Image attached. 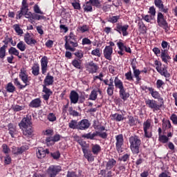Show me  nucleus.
Masks as SVG:
<instances>
[{"instance_id":"obj_1","label":"nucleus","mask_w":177,"mask_h":177,"mask_svg":"<svg viewBox=\"0 0 177 177\" xmlns=\"http://www.w3.org/2000/svg\"><path fill=\"white\" fill-rule=\"evenodd\" d=\"M149 91L153 99H157L158 102H160V104H157V101L154 100L145 99L146 106H147L149 109H151L153 112L161 110V107L164 106V98L161 97L158 91H155L153 88H149Z\"/></svg>"},{"instance_id":"obj_2","label":"nucleus","mask_w":177,"mask_h":177,"mask_svg":"<svg viewBox=\"0 0 177 177\" xmlns=\"http://www.w3.org/2000/svg\"><path fill=\"white\" fill-rule=\"evenodd\" d=\"M19 77L22 82L25 84V85L21 84V83H20V82L19 81L18 78H15L14 80V84L15 86H17L18 89H24L26 86H28V85H30V81H31V77L28 76V73L27 72L26 68L23 67L20 69Z\"/></svg>"},{"instance_id":"obj_3","label":"nucleus","mask_w":177,"mask_h":177,"mask_svg":"<svg viewBox=\"0 0 177 177\" xmlns=\"http://www.w3.org/2000/svg\"><path fill=\"white\" fill-rule=\"evenodd\" d=\"M28 0H22L21 6L20 10L17 12L16 19L17 20H20L23 16H25L26 19H30L32 20V16L34 13L29 11L28 8Z\"/></svg>"},{"instance_id":"obj_4","label":"nucleus","mask_w":177,"mask_h":177,"mask_svg":"<svg viewBox=\"0 0 177 177\" xmlns=\"http://www.w3.org/2000/svg\"><path fill=\"white\" fill-rule=\"evenodd\" d=\"M129 142L130 143V149L132 154L138 156V154L140 153V146L142 145L140 138L138 136H131L129 138Z\"/></svg>"},{"instance_id":"obj_5","label":"nucleus","mask_w":177,"mask_h":177,"mask_svg":"<svg viewBox=\"0 0 177 177\" xmlns=\"http://www.w3.org/2000/svg\"><path fill=\"white\" fill-rule=\"evenodd\" d=\"M156 21L158 23V26L161 28H163L165 32H168L169 31V24H168V21H167V19L162 12H158Z\"/></svg>"},{"instance_id":"obj_6","label":"nucleus","mask_w":177,"mask_h":177,"mask_svg":"<svg viewBox=\"0 0 177 177\" xmlns=\"http://www.w3.org/2000/svg\"><path fill=\"white\" fill-rule=\"evenodd\" d=\"M62 172V167L59 165H50L46 170L48 177H56Z\"/></svg>"},{"instance_id":"obj_7","label":"nucleus","mask_w":177,"mask_h":177,"mask_svg":"<svg viewBox=\"0 0 177 177\" xmlns=\"http://www.w3.org/2000/svg\"><path fill=\"white\" fill-rule=\"evenodd\" d=\"M115 148L118 153H122L124 151V136L119 134L115 136Z\"/></svg>"},{"instance_id":"obj_8","label":"nucleus","mask_w":177,"mask_h":177,"mask_svg":"<svg viewBox=\"0 0 177 177\" xmlns=\"http://www.w3.org/2000/svg\"><path fill=\"white\" fill-rule=\"evenodd\" d=\"M128 28H129V25L125 24L122 26V24L118 23L114 28V31H116L118 34H122L123 37H127L129 35Z\"/></svg>"},{"instance_id":"obj_9","label":"nucleus","mask_w":177,"mask_h":177,"mask_svg":"<svg viewBox=\"0 0 177 177\" xmlns=\"http://www.w3.org/2000/svg\"><path fill=\"white\" fill-rule=\"evenodd\" d=\"M62 138V136L60 134H55L53 137L49 136L46 138V145L49 147L50 146H53L56 142H59Z\"/></svg>"},{"instance_id":"obj_10","label":"nucleus","mask_w":177,"mask_h":177,"mask_svg":"<svg viewBox=\"0 0 177 177\" xmlns=\"http://www.w3.org/2000/svg\"><path fill=\"white\" fill-rule=\"evenodd\" d=\"M117 46L119 49V50L118 51V53L120 56H124V50H125L127 53H132V50H131V48L127 47V46H124V43H122V41H118L117 43Z\"/></svg>"},{"instance_id":"obj_11","label":"nucleus","mask_w":177,"mask_h":177,"mask_svg":"<svg viewBox=\"0 0 177 177\" xmlns=\"http://www.w3.org/2000/svg\"><path fill=\"white\" fill-rule=\"evenodd\" d=\"M156 70L160 75L165 77V78H169L171 77V74L168 73V66L165 64L162 66H156Z\"/></svg>"},{"instance_id":"obj_12","label":"nucleus","mask_w":177,"mask_h":177,"mask_svg":"<svg viewBox=\"0 0 177 177\" xmlns=\"http://www.w3.org/2000/svg\"><path fill=\"white\" fill-rule=\"evenodd\" d=\"M32 126V122H31V117L24 118L20 123H19V127L20 129H24L25 128H28V127Z\"/></svg>"},{"instance_id":"obj_13","label":"nucleus","mask_w":177,"mask_h":177,"mask_svg":"<svg viewBox=\"0 0 177 177\" xmlns=\"http://www.w3.org/2000/svg\"><path fill=\"white\" fill-rule=\"evenodd\" d=\"M83 154L84 158L87 160L88 162H93L95 161V156H93V153L89 149H83Z\"/></svg>"},{"instance_id":"obj_14","label":"nucleus","mask_w":177,"mask_h":177,"mask_svg":"<svg viewBox=\"0 0 177 177\" xmlns=\"http://www.w3.org/2000/svg\"><path fill=\"white\" fill-rule=\"evenodd\" d=\"M78 46V41H65L64 48L66 50H70L71 52H75V48Z\"/></svg>"},{"instance_id":"obj_15","label":"nucleus","mask_w":177,"mask_h":177,"mask_svg":"<svg viewBox=\"0 0 177 177\" xmlns=\"http://www.w3.org/2000/svg\"><path fill=\"white\" fill-rule=\"evenodd\" d=\"M26 44L30 46H34L37 44V40L31 37V34L26 32L24 35V39Z\"/></svg>"},{"instance_id":"obj_16","label":"nucleus","mask_w":177,"mask_h":177,"mask_svg":"<svg viewBox=\"0 0 177 177\" xmlns=\"http://www.w3.org/2000/svg\"><path fill=\"white\" fill-rule=\"evenodd\" d=\"M41 74L46 75V71H48V64L49 63V61L48 60V57L44 56L41 60Z\"/></svg>"},{"instance_id":"obj_17","label":"nucleus","mask_w":177,"mask_h":177,"mask_svg":"<svg viewBox=\"0 0 177 177\" xmlns=\"http://www.w3.org/2000/svg\"><path fill=\"white\" fill-rule=\"evenodd\" d=\"M42 92L44 93V95H43V99L45 102H48V100H49V97L53 95V92L50 88H48V86H42Z\"/></svg>"},{"instance_id":"obj_18","label":"nucleus","mask_w":177,"mask_h":177,"mask_svg":"<svg viewBox=\"0 0 177 177\" xmlns=\"http://www.w3.org/2000/svg\"><path fill=\"white\" fill-rule=\"evenodd\" d=\"M26 150H28V146L23 145L21 147H12V153L15 156H20L26 151Z\"/></svg>"},{"instance_id":"obj_19","label":"nucleus","mask_w":177,"mask_h":177,"mask_svg":"<svg viewBox=\"0 0 177 177\" xmlns=\"http://www.w3.org/2000/svg\"><path fill=\"white\" fill-rule=\"evenodd\" d=\"M69 99L71 104H77V103H78V100H80V95L77 91L73 90L70 93Z\"/></svg>"},{"instance_id":"obj_20","label":"nucleus","mask_w":177,"mask_h":177,"mask_svg":"<svg viewBox=\"0 0 177 177\" xmlns=\"http://www.w3.org/2000/svg\"><path fill=\"white\" fill-rule=\"evenodd\" d=\"M54 82H55V77L50 75V73H48L47 75L44 78V84H42V86H50L51 85H53Z\"/></svg>"},{"instance_id":"obj_21","label":"nucleus","mask_w":177,"mask_h":177,"mask_svg":"<svg viewBox=\"0 0 177 177\" xmlns=\"http://www.w3.org/2000/svg\"><path fill=\"white\" fill-rule=\"evenodd\" d=\"M91 127L88 119H83L79 122V131H86Z\"/></svg>"},{"instance_id":"obj_22","label":"nucleus","mask_w":177,"mask_h":177,"mask_svg":"<svg viewBox=\"0 0 177 177\" xmlns=\"http://www.w3.org/2000/svg\"><path fill=\"white\" fill-rule=\"evenodd\" d=\"M160 59L163 63L168 64L169 60H171V57L169 56L168 53V50H161Z\"/></svg>"},{"instance_id":"obj_23","label":"nucleus","mask_w":177,"mask_h":177,"mask_svg":"<svg viewBox=\"0 0 177 177\" xmlns=\"http://www.w3.org/2000/svg\"><path fill=\"white\" fill-rule=\"evenodd\" d=\"M104 57L106 60H112V55H113V47L111 46H105V48L103 50Z\"/></svg>"},{"instance_id":"obj_24","label":"nucleus","mask_w":177,"mask_h":177,"mask_svg":"<svg viewBox=\"0 0 177 177\" xmlns=\"http://www.w3.org/2000/svg\"><path fill=\"white\" fill-rule=\"evenodd\" d=\"M22 133L24 136L26 138H30L32 136V134L34 133V128L32 126H28V127H25V129H22Z\"/></svg>"},{"instance_id":"obj_25","label":"nucleus","mask_w":177,"mask_h":177,"mask_svg":"<svg viewBox=\"0 0 177 177\" xmlns=\"http://www.w3.org/2000/svg\"><path fill=\"white\" fill-rule=\"evenodd\" d=\"M41 104H42V100L41 98H35L32 100L29 103V107H31L32 109H38V107H41Z\"/></svg>"},{"instance_id":"obj_26","label":"nucleus","mask_w":177,"mask_h":177,"mask_svg":"<svg viewBox=\"0 0 177 177\" xmlns=\"http://www.w3.org/2000/svg\"><path fill=\"white\" fill-rule=\"evenodd\" d=\"M88 66L89 73H91V74H95V73H97V70H99V65L93 62V61H91L88 63Z\"/></svg>"},{"instance_id":"obj_27","label":"nucleus","mask_w":177,"mask_h":177,"mask_svg":"<svg viewBox=\"0 0 177 177\" xmlns=\"http://www.w3.org/2000/svg\"><path fill=\"white\" fill-rule=\"evenodd\" d=\"M50 151L48 149H44V148H40L38 149V151L36 153L37 158L42 160L46 157V154H49Z\"/></svg>"},{"instance_id":"obj_28","label":"nucleus","mask_w":177,"mask_h":177,"mask_svg":"<svg viewBox=\"0 0 177 177\" xmlns=\"http://www.w3.org/2000/svg\"><path fill=\"white\" fill-rule=\"evenodd\" d=\"M8 133L10 135L11 138H15V135H17V129L16 126L13 125L12 123H9L8 124Z\"/></svg>"},{"instance_id":"obj_29","label":"nucleus","mask_w":177,"mask_h":177,"mask_svg":"<svg viewBox=\"0 0 177 177\" xmlns=\"http://www.w3.org/2000/svg\"><path fill=\"white\" fill-rule=\"evenodd\" d=\"M119 96L124 102L128 100L129 97V93L127 92V88H124L119 90Z\"/></svg>"},{"instance_id":"obj_30","label":"nucleus","mask_w":177,"mask_h":177,"mask_svg":"<svg viewBox=\"0 0 177 177\" xmlns=\"http://www.w3.org/2000/svg\"><path fill=\"white\" fill-rule=\"evenodd\" d=\"M114 86L116 89H119V91L125 88L124 86V82H122V80L118 78V77H115L114 79Z\"/></svg>"},{"instance_id":"obj_31","label":"nucleus","mask_w":177,"mask_h":177,"mask_svg":"<svg viewBox=\"0 0 177 177\" xmlns=\"http://www.w3.org/2000/svg\"><path fill=\"white\" fill-rule=\"evenodd\" d=\"M116 165L117 160L114 158H109L105 165L106 171H110V169H113V167H115Z\"/></svg>"},{"instance_id":"obj_32","label":"nucleus","mask_w":177,"mask_h":177,"mask_svg":"<svg viewBox=\"0 0 177 177\" xmlns=\"http://www.w3.org/2000/svg\"><path fill=\"white\" fill-rule=\"evenodd\" d=\"M91 151L94 156H97V154L102 151V147H100L99 144H92Z\"/></svg>"},{"instance_id":"obj_33","label":"nucleus","mask_w":177,"mask_h":177,"mask_svg":"<svg viewBox=\"0 0 177 177\" xmlns=\"http://www.w3.org/2000/svg\"><path fill=\"white\" fill-rule=\"evenodd\" d=\"M97 92L100 94L102 93L100 89H93L89 95L88 100H96V99H97Z\"/></svg>"},{"instance_id":"obj_34","label":"nucleus","mask_w":177,"mask_h":177,"mask_svg":"<svg viewBox=\"0 0 177 177\" xmlns=\"http://www.w3.org/2000/svg\"><path fill=\"white\" fill-rule=\"evenodd\" d=\"M172 128V124H171V121L169 120H162V129L163 131H167V129L171 130Z\"/></svg>"},{"instance_id":"obj_35","label":"nucleus","mask_w":177,"mask_h":177,"mask_svg":"<svg viewBox=\"0 0 177 177\" xmlns=\"http://www.w3.org/2000/svg\"><path fill=\"white\" fill-rule=\"evenodd\" d=\"M32 74L35 77H38V75L39 74V64L38 63L33 64L32 66Z\"/></svg>"},{"instance_id":"obj_36","label":"nucleus","mask_w":177,"mask_h":177,"mask_svg":"<svg viewBox=\"0 0 177 177\" xmlns=\"http://www.w3.org/2000/svg\"><path fill=\"white\" fill-rule=\"evenodd\" d=\"M96 136H97V131L93 133L90 132L88 133L83 134L82 136V138H84V139H89L90 140H95V138H96Z\"/></svg>"},{"instance_id":"obj_37","label":"nucleus","mask_w":177,"mask_h":177,"mask_svg":"<svg viewBox=\"0 0 177 177\" xmlns=\"http://www.w3.org/2000/svg\"><path fill=\"white\" fill-rule=\"evenodd\" d=\"M71 129H77L79 131V122L77 120H72L68 123Z\"/></svg>"},{"instance_id":"obj_38","label":"nucleus","mask_w":177,"mask_h":177,"mask_svg":"<svg viewBox=\"0 0 177 177\" xmlns=\"http://www.w3.org/2000/svg\"><path fill=\"white\" fill-rule=\"evenodd\" d=\"M6 90L8 93H13L16 91V87L13 85V83L9 82L6 86Z\"/></svg>"},{"instance_id":"obj_39","label":"nucleus","mask_w":177,"mask_h":177,"mask_svg":"<svg viewBox=\"0 0 177 177\" xmlns=\"http://www.w3.org/2000/svg\"><path fill=\"white\" fill-rule=\"evenodd\" d=\"M133 75L134 77L136 80V82L137 84H139V82H140V81L142 80V77H140V71L138 68L136 69H133Z\"/></svg>"},{"instance_id":"obj_40","label":"nucleus","mask_w":177,"mask_h":177,"mask_svg":"<svg viewBox=\"0 0 177 177\" xmlns=\"http://www.w3.org/2000/svg\"><path fill=\"white\" fill-rule=\"evenodd\" d=\"M77 39V35L73 32H71L68 36H65V41H78Z\"/></svg>"},{"instance_id":"obj_41","label":"nucleus","mask_w":177,"mask_h":177,"mask_svg":"<svg viewBox=\"0 0 177 177\" xmlns=\"http://www.w3.org/2000/svg\"><path fill=\"white\" fill-rule=\"evenodd\" d=\"M114 121H116V122H120L121 121H124L125 120V118L119 113H114L111 115Z\"/></svg>"},{"instance_id":"obj_42","label":"nucleus","mask_w":177,"mask_h":177,"mask_svg":"<svg viewBox=\"0 0 177 177\" xmlns=\"http://www.w3.org/2000/svg\"><path fill=\"white\" fill-rule=\"evenodd\" d=\"M66 113H67V115H72V117H78L80 115V113L74 110L73 109V106H70L68 109V112Z\"/></svg>"},{"instance_id":"obj_43","label":"nucleus","mask_w":177,"mask_h":177,"mask_svg":"<svg viewBox=\"0 0 177 177\" xmlns=\"http://www.w3.org/2000/svg\"><path fill=\"white\" fill-rule=\"evenodd\" d=\"M72 66L75 67V68H77V70L82 69V65L81 61H78V59H75L71 62Z\"/></svg>"},{"instance_id":"obj_44","label":"nucleus","mask_w":177,"mask_h":177,"mask_svg":"<svg viewBox=\"0 0 177 177\" xmlns=\"http://www.w3.org/2000/svg\"><path fill=\"white\" fill-rule=\"evenodd\" d=\"M17 48L19 49L21 52H24L27 49V45L24 41H20L17 44Z\"/></svg>"},{"instance_id":"obj_45","label":"nucleus","mask_w":177,"mask_h":177,"mask_svg":"<svg viewBox=\"0 0 177 177\" xmlns=\"http://www.w3.org/2000/svg\"><path fill=\"white\" fill-rule=\"evenodd\" d=\"M121 18V15H116L109 17L108 18L109 23H112V24H115V23L118 22V20Z\"/></svg>"},{"instance_id":"obj_46","label":"nucleus","mask_w":177,"mask_h":177,"mask_svg":"<svg viewBox=\"0 0 177 177\" xmlns=\"http://www.w3.org/2000/svg\"><path fill=\"white\" fill-rule=\"evenodd\" d=\"M127 118L129 120L127 124H129L130 127H135V125H136V118H133L132 115H129Z\"/></svg>"},{"instance_id":"obj_47","label":"nucleus","mask_w":177,"mask_h":177,"mask_svg":"<svg viewBox=\"0 0 177 177\" xmlns=\"http://www.w3.org/2000/svg\"><path fill=\"white\" fill-rule=\"evenodd\" d=\"M8 54L11 56H19V50L16 49L15 47H10L8 49Z\"/></svg>"},{"instance_id":"obj_48","label":"nucleus","mask_w":177,"mask_h":177,"mask_svg":"<svg viewBox=\"0 0 177 177\" xmlns=\"http://www.w3.org/2000/svg\"><path fill=\"white\" fill-rule=\"evenodd\" d=\"M151 127V122L150 120H147L143 123V131H149L150 130V128Z\"/></svg>"},{"instance_id":"obj_49","label":"nucleus","mask_w":177,"mask_h":177,"mask_svg":"<svg viewBox=\"0 0 177 177\" xmlns=\"http://www.w3.org/2000/svg\"><path fill=\"white\" fill-rule=\"evenodd\" d=\"M87 3H90L92 6L95 8H100L101 3L100 0H89Z\"/></svg>"},{"instance_id":"obj_50","label":"nucleus","mask_w":177,"mask_h":177,"mask_svg":"<svg viewBox=\"0 0 177 177\" xmlns=\"http://www.w3.org/2000/svg\"><path fill=\"white\" fill-rule=\"evenodd\" d=\"M12 27L18 35H23V29L20 28V25L15 24Z\"/></svg>"},{"instance_id":"obj_51","label":"nucleus","mask_w":177,"mask_h":177,"mask_svg":"<svg viewBox=\"0 0 177 177\" xmlns=\"http://www.w3.org/2000/svg\"><path fill=\"white\" fill-rule=\"evenodd\" d=\"M84 12H93V8H92V4L88 3V1L86 2V4L83 5Z\"/></svg>"},{"instance_id":"obj_52","label":"nucleus","mask_w":177,"mask_h":177,"mask_svg":"<svg viewBox=\"0 0 177 177\" xmlns=\"http://www.w3.org/2000/svg\"><path fill=\"white\" fill-rule=\"evenodd\" d=\"M46 20V17L44 15H39L37 13H33L32 20Z\"/></svg>"},{"instance_id":"obj_53","label":"nucleus","mask_w":177,"mask_h":177,"mask_svg":"<svg viewBox=\"0 0 177 177\" xmlns=\"http://www.w3.org/2000/svg\"><path fill=\"white\" fill-rule=\"evenodd\" d=\"M13 111H15V113H17L19 111H21V110H24V109H26V106L24 105H15L12 107Z\"/></svg>"},{"instance_id":"obj_54","label":"nucleus","mask_w":177,"mask_h":177,"mask_svg":"<svg viewBox=\"0 0 177 177\" xmlns=\"http://www.w3.org/2000/svg\"><path fill=\"white\" fill-rule=\"evenodd\" d=\"M6 57V48L3 47L0 48V60H3Z\"/></svg>"},{"instance_id":"obj_55","label":"nucleus","mask_w":177,"mask_h":177,"mask_svg":"<svg viewBox=\"0 0 177 177\" xmlns=\"http://www.w3.org/2000/svg\"><path fill=\"white\" fill-rule=\"evenodd\" d=\"M130 157L131 154L125 153L122 157L119 158V161H123V162H127V161H129Z\"/></svg>"},{"instance_id":"obj_56","label":"nucleus","mask_w":177,"mask_h":177,"mask_svg":"<svg viewBox=\"0 0 177 177\" xmlns=\"http://www.w3.org/2000/svg\"><path fill=\"white\" fill-rule=\"evenodd\" d=\"M91 55L93 56H97V57H100L102 56V53H100V48H97L91 51Z\"/></svg>"},{"instance_id":"obj_57","label":"nucleus","mask_w":177,"mask_h":177,"mask_svg":"<svg viewBox=\"0 0 177 177\" xmlns=\"http://www.w3.org/2000/svg\"><path fill=\"white\" fill-rule=\"evenodd\" d=\"M103 82L104 85H107L108 86H114V79L113 77H111L109 79V80H103Z\"/></svg>"},{"instance_id":"obj_58","label":"nucleus","mask_w":177,"mask_h":177,"mask_svg":"<svg viewBox=\"0 0 177 177\" xmlns=\"http://www.w3.org/2000/svg\"><path fill=\"white\" fill-rule=\"evenodd\" d=\"M158 140L160 142V143H168L169 138H168L167 136L162 135L159 136Z\"/></svg>"},{"instance_id":"obj_59","label":"nucleus","mask_w":177,"mask_h":177,"mask_svg":"<svg viewBox=\"0 0 177 177\" xmlns=\"http://www.w3.org/2000/svg\"><path fill=\"white\" fill-rule=\"evenodd\" d=\"M77 142L81 146L82 151H83L84 149H86V141H84L82 139L79 138L77 140Z\"/></svg>"},{"instance_id":"obj_60","label":"nucleus","mask_w":177,"mask_h":177,"mask_svg":"<svg viewBox=\"0 0 177 177\" xmlns=\"http://www.w3.org/2000/svg\"><path fill=\"white\" fill-rule=\"evenodd\" d=\"M106 93L109 96H113L114 95V86H108Z\"/></svg>"},{"instance_id":"obj_61","label":"nucleus","mask_w":177,"mask_h":177,"mask_svg":"<svg viewBox=\"0 0 177 177\" xmlns=\"http://www.w3.org/2000/svg\"><path fill=\"white\" fill-rule=\"evenodd\" d=\"M142 19L145 20V21H147V23H150L153 20V17L149 15H142Z\"/></svg>"},{"instance_id":"obj_62","label":"nucleus","mask_w":177,"mask_h":177,"mask_svg":"<svg viewBox=\"0 0 177 177\" xmlns=\"http://www.w3.org/2000/svg\"><path fill=\"white\" fill-rule=\"evenodd\" d=\"M47 119L48 120V121H50V122H53L55 121H56V115H55V113H50L48 116H47Z\"/></svg>"},{"instance_id":"obj_63","label":"nucleus","mask_w":177,"mask_h":177,"mask_svg":"<svg viewBox=\"0 0 177 177\" xmlns=\"http://www.w3.org/2000/svg\"><path fill=\"white\" fill-rule=\"evenodd\" d=\"M79 30L82 32H88V31H89V26L83 25L79 27Z\"/></svg>"},{"instance_id":"obj_64","label":"nucleus","mask_w":177,"mask_h":177,"mask_svg":"<svg viewBox=\"0 0 177 177\" xmlns=\"http://www.w3.org/2000/svg\"><path fill=\"white\" fill-rule=\"evenodd\" d=\"M171 121H172V123L174 125H177V115L175 113L171 114L170 117Z\"/></svg>"}]
</instances>
